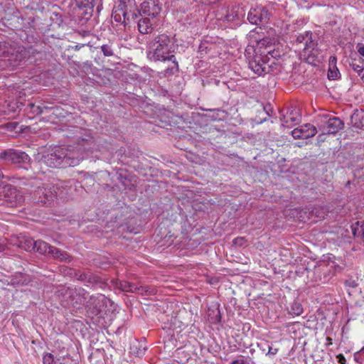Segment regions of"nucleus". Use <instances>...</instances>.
<instances>
[{
    "mask_svg": "<svg viewBox=\"0 0 364 364\" xmlns=\"http://www.w3.org/2000/svg\"><path fill=\"white\" fill-rule=\"evenodd\" d=\"M74 136L67 135L77 144V147L55 146L45 156L43 162L50 168H66L77 166L83 159L82 151L87 149L85 146L92 143V137L80 127H74Z\"/></svg>",
    "mask_w": 364,
    "mask_h": 364,
    "instance_id": "1",
    "label": "nucleus"
},
{
    "mask_svg": "<svg viewBox=\"0 0 364 364\" xmlns=\"http://www.w3.org/2000/svg\"><path fill=\"white\" fill-rule=\"evenodd\" d=\"M177 45L173 38L166 33L153 35L147 41L146 56L154 62L171 61L174 68H167L166 72L173 73L178 70V63L175 56Z\"/></svg>",
    "mask_w": 364,
    "mask_h": 364,
    "instance_id": "2",
    "label": "nucleus"
},
{
    "mask_svg": "<svg viewBox=\"0 0 364 364\" xmlns=\"http://www.w3.org/2000/svg\"><path fill=\"white\" fill-rule=\"evenodd\" d=\"M30 50L17 43L0 42V70L16 68L25 61Z\"/></svg>",
    "mask_w": 364,
    "mask_h": 364,
    "instance_id": "3",
    "label": "nucleus"
},
{
    "mask_svg": "<svg viewBox=\"0 0 364 364\" xmlns=\"http://www.w3.org/2000/svg\"><path fill=\"white\" fill-rule=\"evenodd\" d=\"M55 296L65 308H79L88 297V293L82 287L60 285L56 287Z\"/></svg>",
    "mask_w": 364,
    "mask_h": 364,
    "instance_id": "4",
    "label": "nucleus"
},
{
    "mask_svg": "<svg viewBox=\"0 0 364 364\" xmlns=\"http://www.w3.org/2000/svg\"><path fill=\"white\" fill-rule=\"evenodd\" d=\"M63 188V186H60ZM63 191L60 184H46L38 187L33 193V202L41 205H50L58 196L63 197Z\"/></svg>",
    "mask_w": 364,
    "mask_h": 364,
    "instance_id": "5",
    "label": "nucleus"
},
{
    "mask_svg": "<svg viewBox=\"0 0 364 364\" xmlns=\"http://www.w3.org/2000/svg\"><path fill=\"white\" fill-rule=\"evenodd\" d=\"M83 304L90 316L102 317L107 314L108 306L112 305V301L104 294H98L90 296Z\"/></svg>",
    "mask_w": 364,
    "mask_h": 364,
    "instance_id": "6",
    "label": "nucleus"
},
{
    "mask_svg": "<svg viewBox=\"0 0 364 364\" xmlns=\"http://www.w3.org/2000/svg\"><path fill=\"white\" fill-rule=\"evenodd\" d=\"M245 55L248 63L249 68L257 75H264L269 71V66L267 65L265 58L267 57L255 53L252 46H247L245 50Z\"/></svg>",
    "mask_w": 364,
    "mask_h": 364,
    "instance_id": "7",
    "label": "nucleus"
},
{
    "mask_svg": "<svg viewBox=\"0 0 364 364\" xmlns=\"http://www.w3.org/2000/svg\"><path fill=\"white\" fill-rule=\"evenodd\" d=\"M316 123L322 134H335L344 127V123L340 118L330 114L317 116Z\"/></svg>",
    "mask_w": 364,
    "mask_h": 364,
    "instance_id": "8",
    "label": "nucleus"
},
{
    "mask_svg": "<svg viewBox=\"0 0 364 364\" xmlns=\"http://www.w3.org/2000/svg\"><path fill=\"white\" fill-rule=\"evenodd\" d=\"M33 244L34 245V252H36L48 255L61 262H70L72 260V257L66 252L51 246L43 240H36V243Z\"/></svg>",
    "mask_w": 364,
    "mask_h": 364,
    "instance_id": "9",
    "label": "nucleus"
},
{
    "mask_svg": "<svg viewBox=\"0 0 364 364\" xmlns=\"http://www.w3.org/2000/svg\"><path fill=\"white\" fill-rule=\"evenodd\" d=\"M0 160L19 168H26L25 166L29 164L31 159L24 151L10 149L0 153Z\"/></svg>",
    "mask_w": 364,
    "mask_h": 364,
    "instance_id": "10",
    "label": "nucleus"
},
{
    "mask_svg": "<svg viewBox=\"0 0 364 364\" xmlns=\"http://www.w3.org/2000/svg\"><path fill=\"white\" fill-rule=\"evenodd\" d=\"M75 6L73 9V16L82 25L92 16L94 6L98 0H75Z\"/></svg>",
    "mask_w": 364,
    "mask_h": 364,
    "instance_id": "11",
    "label": "nucleus"
},
{
    "mask_svg": "<svg viewBox=\"0 0 364 364\" xmlns=\"http://www.w3.org/2000/svg\"><path fill=\"white\" fill-rule=\"evenodd\" d=\"M163 4L160 0H146L141 4L139 14L140 16L150 18L156 21L160 16Z\"/></svg>",
    "mask_w": 364,
    "mask_h": 364,
    "instance_id": "12",
    "label": "nucleus"
},
{
    "mask_svg": "<svg viewBox=\"0 0 364 364\" xmlns=\"http://www.w3.org/2000/svg\"><path fill=\"white\" fill-rule=\"evenodd\" d=\"M245 15L243 8L239 6H233L227 9H221L218 11L215 16L218 21H227L229 23L235 21H240Z\"/></svg>",
    "mask_w": 364,
    "mask_h": 364,
    "instance_id": "13",
    "label": "nucleus"
},
{
    "mask_svg": "<svg viewBox=\"0 0 364 364\" xmlns=\"http://www.w3.org/2000/svg\"><path fill=\"white\" fill-rule=\"evenodd\" d=\"M295 43L296 46H303V50L306 54H308L309 58H314L315 57L317 41L316 39L313 38V33L311 31H308L304 33L298 35L296 38Z\"/></svg>",
    "mask_w": 364,
    "mask_h": 364,
    "instance_id": "14",
    "label": "nucleus"
},
{
    "mask_svg": "<svg viewBox=\"0 0 364 364\" xmlns=\"http://www.w3.org/2000/svg\"><path fill=\"white\" fill-rule=\"evenodd\" d=\"M247 20L252 24H264L269 20V13L264 7L252 8L247 14Z\"/></svg>",
    "mask_w": 364,
    "mask_h": 364,
    "instance_id": "15",
    "label": "nucleus"
},
{
    "mask_svg": "<svg viewBox=\"0 0 364 364\" xmlns=\"http://www.w3.org/2000/svg\"><path fill=\"white\" fill-rule=\"evenodd\" d=\"M4 200L11 206H15L21 204L23 201L22 194L16 188L8 185L4 187L3 190Z\"/></svg>",
    "mask_w": 364,
    "mask_h": 364,
    "instance_id": "16",
    "label": "nucleus"
},
{
    "mask_svg": "<svg viewBox=\"0 0 364 364\" xmlns=\"http://www.w3.org/2000/svg\"><path fill=\"white\" fill-rule=\"evenodd\" d=\"M317 133V128L311 124H305L291 131V136L294 139H309Z\"/></svg>",
    "mask_w": 364,
    "mask_h": 364,
    "instance_id": "17",
    "label": "nucleus"
},
{
    "mask_svg": "<svg viewBox=\"0 0 364 364\" xmlns=\"http://www.w3.org/2000/svg\"><path fill=\"white\" fill-rule=\"evenodd\" d=\"M248 46H252L255 53L262 54V55L267 57L268 54H272L273 51L272 42L270 38H264L256 41L255 45L249 44Z\"/></svg>",
    "mask_w": 364,
    "mask_h": 364,
    "instance_id": "18",
    "label": "nucleus"
},
{
    "mask_svg": "<svg viewBox=\"0 0 364 364\" xmlns=\"http://www.w3.org/2000/svg\"><path fill=\"white\" fill-rule=\"evenodd\" d=\"M76 275L77 276L78 280L84 282L87 285H99L102 287L104 284L102 279L98 275L90 272H79L76 274Z\"/></svg>",
    "mask_w": 364,
    "mask_h": 364,
    "instance_id": "19",
    "label": "nucleus"
},
{
    "mask_svg": "<svg viewBox=\"0 0 364 364\" xmlns=\"http://www.w3.org/2000/svg\"><path fill=\"white\" fill-rule=\"evenodd\" d=\"M120 2L124 3L122 9L127 13L125 18L127 23H130L131 21L137 20L140 15L139 14V10L135 9L134 0H128L127 1L122 0Z\"/></svg>",
    "mask_w": 364,
    "mask_h": 364,
    "instance_id": "20",
    "label": "nucleus"
},
{
    "mask_svg": "<svg viewBox=\"0 0 364 364\" xmlns=\"http://www.w3.org/2000/svg\"><path fill=\"white\" fill-rule=\"evenodd\" d=\"M281 120L283 122V125L285 124L287 127H291L300 122L301 115L296 109H288L287 114L283 115Z\"/></svg>",
    "mask_w": 364,
    "mask_h": 364,
    "instance_id": "21",
    "label": "nucleus"
},
{
    "mask_svg": "<svg viewBox=\"0 0 364 364\" xmlns=\"http://www.w3.org/2000/svg\"><path fill=\"white\" fill-rule=\"evenodd\" d=\"M154 21L150 18L141 16L137 21L139 31L142 34L151 33L153 31Z\"/></svg>",
    "mask_w": 364,
    "mask_h": 364,
    "instance_id": "22",
    "label": "nucleus"
},
{
    "mask_svg": "<svg viewBox=\"0 0 364 364\" xmlns=\"http://www.w3.org/2000/svg\"><path fill=\"white\" fill-rule=\"evenodd\" d=\"M116 287L122 291L125 292H140L142 293L144 288L139 287L135 284L128 282L127 281H119L116 283Z\"/></svg>",
    "mask_w": 364,
    "mask_h": 364,
    "instance_id": "23",
    "label": "nucleus"
},
{
    "mask_svg": "<svg viewBox=\"0 0 364 364\" xmlns=\"http://www.w3.org/2000/svg\"><path fill=\"white\" fill-rule=\"evenodd\" d=\"M349 65L351 69L355 72L364 82V60L360 57L352 59L349 63Z\"/></svg>",
    "mask_w": 364,
    "mask_h": 364,
    "instance_id": "24",
    "label": "nucleus"
},
{
    "mask_svg": "<svg viewBox=\"0 0 364 364\" xmlns=\"http://www.w3.org/2000/svg\"><path fill=\"white\" fill-rule=\"evenodd\" d=\"M337 58L335 56H331L328 61V78L329 80H336L339 77L340 72L336 67Z\"/></svg>",
    "mask_w": 364,
    "mask_h": 364,
    "instance_id": "25",
    "label": "nucleus"
},
{
    "mask_svg": "<svg viewBox=\"0 0 364 364\" xmlns=\"http://www.w3.org/2000/svg\"><path fill=\"white\" fill-rule=\"evenodd\" d=\"M122 6H124V3L119 2V5L114 8L112 16L116 22L127 24L125 18L127 13L123 11Z\"/></svg>",
    "mask_w": 364,
    "mask_h": 364,
    "instance_id": "26",
    "label": "nucleus"
},
{
    "mask_svg": "<svg viewBox=\"0 0 364 364\" xmlns=\"http://www.w3.org/2000/svg\"><path fill=\"white\" fill-rule=\"evenodd\" d=\"M354 127L364 129V110H355L351 116Z\"/></svg>",
    "mask_w": 364,
    "mask_h": 364,
    "instance_id": "27",
    "label": "nucleus"
},
{
    "mask_svg": "<svg viewBox=\"0 0 364 364\" xmlns=\"http://www.w3.org/2000/svg\"><path fill=\"white\" fill-rule=\"evenodd\" d=\"M351 228L353 235L364 243V220L357 221Z\"/></svg>",
    "mask_w": 364,
    "mask_h": 364,
    "instance_id": "28",
    "label": "nucleus"
},
{
    "mask_svg": "<svg viewBox=\"0 0 364 364\" xmlns=\"http://www.w3.org/2000/svg\"><path fill=\"white\" fill-rule=\"evenodd\" d=\"M101 51L105 57H111L114 55V43L109 41L107 43L100 46Z\"/></svg>",
    "mask_w": 364,
    "mask_h": 364,
    "instance_id": "29",
    "label": "nucleus"
},
{
    "mask_svg": "<svg viewBox=\"0 0 364 364\" xmlns=\"http://www.w3.org/2000/svg\"><path fill=\"white\" fill-rule=\"evenodd\" d=\"M33 243H36V240H33V239H25L23 242H20L19 247L23 248L26 251L34 252L35 247Z\"/></svg>",
    "mask_w": 364,
    "mask_h": 364,
    "instance_id": "30",
    "label": "nucleus"
},
{
    "mask_svg": "<svg viewBox=\"0 0 364 364\" xmlns=\"http://www.w3.org/2000/svg\"><path fill=\"white\" fill-rule=\"evenodd\" d=\"M131 349L132 353L138 357H142L146 350V347H142L139 343H137V345L133 344Z\"/></svg>",
    "mask_w": 364,
    "mask_h": 364,
    "instance_id": "31",
    "label": "nucleus"
},
{
    "mask_svg": "<svg viewBox=\"0 0 364 364\" xmlns=\"http://www.w3.org/2000/svg\"><path fill=\"white\" fill-rule=\"evenodd\" d=\"M28 107H30L31 112H32L35 115L41 114L43 112V109H48V107L46 106L42 107L39 105H36L33 103H29Z\"/></svg>",
    "mask_w": 364,
    "mask_h": 364,
    "instance_id": "32",
    "label": "nucleus"
},
{
    "mask_svg": "<svg viewBox=\"0 0 364 364\" xmlns=\"http://www.w3.org/2000/svg\"><path fill=\"white\" fill-rule=\"evenodd\" d=\"M60 359L55 360L54 356L50 353H47L43 355V364H58Z\"/></svg>",
    "mask_w": 364,
    "mask_h": 364,
    "instance_id": "33",
    "label": "nucleus"
},
{
    "mask_svg": "<svg viewBox=\"0 0 364 364\" xmlns=\"http://www.w3.org/2000/svg\"><path fill=\"white\" fill-rule=\"evenodd\" d=\"M291 313L296 316L301 315L303 313L302 306L298 302H294L291 305Z\"/></svg>",
    "mask_w": 364,
    "mask_h": 364,
    "instance_id": "34",
    "label": "nucleus"
},
{
    "mask_svg": "<svg viewBox=\"0 0 364 364\" xmlns=\"http://www.w3.org/2000/svg\"><path fill=\"white\" fill-rule=\"evenodd\" d=\"M345 285L348 288H355L358 286V279L350 278L345 282Z\"/></svg>",
    "mask_w": 364,
    "mask_h": 364,
    "instance_id": "35",
    "label": "nucleus"
},
{
    "mask_svg": "<svg viewBox=\"0 0 364 364\" xmlns=\"http://www.w3.org/2000/svg\"><path fill=\"white\" fill-rule=\"evenodd\" d=\"M230 364H250V362L242 355H239L235 360H233Z\"/></svg>",
    "mask_w": 364,
    "mask_h": 364,
    "instance_id": "36",
    "label": "nucleus"
},
{
    "mask_svg": "<svg viewBox=\"0 0 364 364\" xmlns=\"http://www.w3.org/2000/svg\"><path fill=\"white\" fill-rule=\"evenodd\" d=\"M196 2L204 4V5H210L213 4H215L216 2L220 1V0H194Z\"/></svg>",
    "mask_w": 364,
    "mask_h": 364,
    "instance_id": "37",
    "label": "nucleus"
},
{
    "mask_svg": "<svg viewBox=\"0 0 364 364\" xmlns=\"http://www.w3.org/2000/svg\"><path fill=\"white\" fill-rule=\"evenodd\" d=\"M246 242L244 237H237L233 240V244L237 246H242Z\"/></svg>",
    "mask_w": 364,
    "mask_h": 364,
    "instance_id": "38",
    "label": "nucleus"
},
{
    "mask_svg": "<svg viewBox=\"0 0 364 364\" xmlns=\"http://www.w3.org/2000/svg\"><path fill=\"white\" fill-rule=\"evenodd\" d=\"M277 348H273L272 347L268 346V352L267 353V355H274L277 353Z\"/></svg>",
    "mask_w": 364,
    "mask_h": 364,
    "instance_id": "39",
    "label": "nucleus"
},
{
    "mask_svg": "<svg viewBox=\"0 0 364 364\" xmlns=\"http://www.w3.org/2000/svg\"><path fill=\"white\" fill-rule=\"evenodd\" d=\"M336 358H337V360L338 362V363L340 364H346V360L344 357V355L341 353L338 354L337 356H336Z\"/></svg>",
    "mask_w": 364,
    "mask_h": 364,
    "instance_id": "40",
    "label": "nucleus"
},
{
    "mask_svg": "<svg viewBox=\"0 0 364 364\" xmlns=\"http://www.w3.org/2000/svg\"><path fill=\"white\" fill-rule=\"evenodd\" d=\"M72 360L69 358H62L58 364H70Z\"/></svg>",
    "mask_w": 364,
    "mask_h": 364,
    "instance_id": "41",
    "label": "nucleus"
},
{
    "mask_svg": "<svg viewBox=\"0 0 364 364\" xmlns=\"http://www.w3.org/2000/svg\"><path fill=\"white\" fill-rule=\"evenodd\" d=\"M358 53L361 55V56H363L364 57V45L363 46H360L358 49Z\"/></svg>",
    "mask_w": 364,
    "mask_h": 364,
    "instance_id": "42",
    "label": "nucleus"
},
{
    "mask_svg": "<svg viewBox=\"0 0 364 364\" xmlns=\"http://www.w3.org/2000/svg\"><path fill=\"white\" fill-rule=\"evenodd\" d=\"M4 250L5 246L3 244L0 243V252L4 251Z\"/></svg>",
    "mask_w": 364,
    "mask_h": 364,
    "instance_id": "43",
    "label": "nucleus"
},
{
    "mask_svg": "<svg viewBox=\"0 0 364 364\" xmlns=\"http://www.w3.org/2000/svg\"><path fill=\"white\" fill-rule=\"evenodd\" d=\"M358 353L360 355H364V346L360 350V351L358 352Z\"/></svg>",
    "mask_w": 364,
    "mask_h": 364,
    "instance_id": "44",
    "label": "nucleus"
},
{
    "mask_svg": "<svg viewBox=\"0 0 364 364\" xmlns=\"http://www.w3.org/2000/svg\"><path fill=\"white\" fill-rule=\"evenodd\" d=\"M204 50V47H203V45H200V47H199V51L200 52H202Z\"/></svg>",
    "mask_w": 364,
    "mask_h": 364,
    "instance_id": "45",
    "label": "nucleus"
},
{
    "mask_svg": "<svg viewBox=\"0 0 364 364\" xmlns=\"http://www.w3.org/2000/svg\"><path fill=\"white\" fill-rule=\"evenodd\" d=\"M95 364H104V361L102 360H99L96 362Z\"/></svg>",
    "mask_w": 364,
    "mask_h": 364,
    "instance_id": "46",
    "label": "nucleus"
},
{
    "mask_svg": "<svg viewBox=\"0 0 364 364\" xmlns=\"http://www.w3.org/2000/svg\"><path fill=\"white\" fill-rule=\"evenodd\" d=\"M184 353V351H183V350H181V349H178V350H177V354H178V355H179V354H181V353Z\"/></svg>",
    "mask_w": 364,
    "mask_h": 364,
    "instance_id": "47",
    "label": "nucleus"
},
{
    "mask_svg": "<svg viewBox=\"0 0 364 364\" xmlns=\"http://www.w3.org/2000/svg\"><path fill=\"white\" fill-rule=\"evenodd\" d=\"M327 340H328V342H329V344H331V343H331V338L328 337V338H327Z\"/></svg>",
    "mask_w": 364,
    "mask_h": 364,
    "instance_id": "48",
    "label": "nucleus"
},
{
    "mask_svg": "<svg viewBox=\"0 0 364 364\" xmlns=\"http://www.w3.org/2000/svg\"><path fill=\"white\" fill-rule=\"evenodd\" d=\"M172 242H173V240H171V241L168 244V245H171V244H172Z\"/></svg>",
    "mask_w": 364,
    "mask_h": 364,
    "instance_id": "49",
    "label": "nucleus"
},
{
    "mask_svg": "<svg viewBox=\"0 0 364 364\" xmlns=\"http://www.w3.org/2000/svg\"><path fill=\"white\" fill-rule=\"evenodd\" d=\"M172 237V235L168 236V239H171Z\"/></svg>",
    "mask_w": 364,
    "mask_h": 364,
    "instance_id": "50",
    "label": "nucleus"
}]
</instances>
